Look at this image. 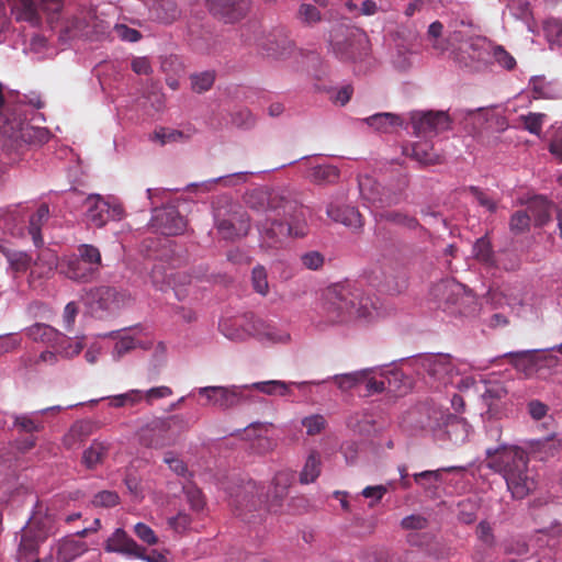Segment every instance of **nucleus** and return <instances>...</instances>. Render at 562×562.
Masks as SVG:
<instances>
[{
  "label": "nucleus",
  "instance_id": "obj_1",
  "mask_svg": "<svg viewBox=\"0 0 562 562\" xmlns=\"http://www.w3.org/2000/svg\"><path fill=\"white\" fill-rule=\"evenodd\" d=\"M528 461L527 452L517 446H501L486 450V467L502 474L512 496L517 499L525 498L537 487Z\"/></svg>",
  "mask_w": 562,
  "mask_h": 562
},
{
  "label": "nucleus",
  "instance_id": "obj_2",
  "mask_svg": "<svg viewBox=\"0 0 562 562\" xmlns=\"http://www.w3.org/2000/svg\"><path fill=\"white\" fill-rule=\"evenodd\" d=\"M289 488L277 485L269 490L255 481H248L231 495L234 514L246 522H258L268 512L277 513L288 497Z\"/></svg>",
  "mask_w": 562,
  "mask_h": 562
},
{
  "label": "nucleus",
  "instance_id": "obj_3",
  "mask_svg": "<svg viewBox=\"0 0 562 562\" xmlns=\"http://www.w3.org/2000/svg\"><path fill=\"white\" fill-rule=\"evenodd\" d=\"M325 310L333 323L369 318L375 310L370 296L355 283L345 282L329 286L325 294Z\"/></svg>",
  "mask_w": 562,
  "mask_h": 562
},
{
  "label": "nucleus",
  "instance_id": "obj_4",
  "mask_svg": "<svg viewBox=\"0 0 562 562\" xmlns=\"http://www.w3.org/2000/svg\"><path fill=\"white\" fill-rule=\"evenodd\" d=\"M220 327L222 333L232 340H244L252 336L260 341L284 344L290 339L288 333L279 330L252 313L223 321Z\"/></svg>",
  "mask_w": 562,
  "mask_h": 562
},
{
  "label": "nucleus",
  "instance_id": "obj_5",
  "mask_svg": "<svg viewBox=\"0 0 562 562\" xmlns=\"http://www.w3.org/2000/svg\"><path fill=\"white\" fill-rule=\"evenodd\" d=\"M60 273L69 280L79 283L94 281L102 268V257L98 247L89 244H81L77 252L66 256L60 262Z\"/></svg>",
  "mask_w": 562,
  "mask_h": 562
},
{
  "label": "nucleus",
  "instance_id": "obj_6",
  "mask_svg": "<svg viewBox=\"0 0 562 562\" xmlns=\"http://www.w3.org/2000/svg\"><path fill=\"white\" fill-rule=\"evenodd\" d=\"M186 428L187 423L180 415L155 418L143 428L140 441L146 447L155 449L169 447Z\"/></svg>",
  "mask_w": 562,
  "mask_h": 562
},
{
  "label": "nucleus",
  "instance_id": "obj_7",
  "mask_svg": "<svg viewBox=\"0 0 562 562\" xmlns=\"http://www.w3.org/2000/svg\"><path fill=\"white\" fill-rule=\"evenodd\" d=\"M334 54L340 60H359L368 55L369 38L357 27L339 26L330 35Z\"/></svg>",
  "mask_w": 562,
  "mask_h": 562
},
{
  "label": "nucleus",
  "instance_id": "obj_8",
  "mask_svg": "<svg viewBox=\"0 0 562 562\" xmlns=\"http://www.w3.org/2000/svg\"><path fill=\"white\" fill-rule=\"evenodd\" d=\"M297 209L290 210L288 214H283L282 210H280V214L278 212H270L266 214L263 221L259 223V232L262 239V243L270 248L278 247L289 236H303V232L294 231L293 223L299 221Z\"/></svg>",
  "mask_w": 562,
  "mask_h": 562
},
{
  "label": "nucleus",
  "instance_id": "obj_9",
  "mask_svg": "<svg viewBox=\"0 0 562 562\" xmlns=\"http://www.w3.org/2000/svg\"><path fill=\"white\" fill-rule=\"evenodd\" d=\"M417 373L428 376V383L448 385L452 382L456 372L449 355H425L416 358L413 362Z\"/></svg>",
  "mask_w": 562,
  "mask_h": 562
},
{
  "label": "nucleus",
  "instance_id": "obj_10",
  "mask_svg": "<svg viewBox=\"0 0 562 562\" xmlns=\"http://www.w3.org/2000/svg\"><path fill=\"white\" fill-rule=\"evenodd\" d=\"M49 535L48 520L32 518L22 529L21 541L19 546L20 562H42L37 558L40 544L43 543ZM44 562V560H43Z\"/></svg>",
  "mask_w": 562,
  "mask_h": 562
},
{
  "label": "nucleus",
  "instance_id": "obj_11",
  "mask_svg": "<svg viewBox=\"0 0 562 562\" xmlns=\"http://www.w3.org/2000/svg\"><path fill=\"white\" fill-rule=\"evenodd\" d=\"M0 135L8 138L10 146L15 148L24 144H41L46 140L44 130L35 128L22 120L9 117L0 120Z\"/></svg>",
  "mask_w": 562,
  "mask_h": 562
},
{
  "label": "nucleus",
  "instance_id": "obj_12",
  "mask_svg": "<svg viewBox=\"0 0 562 562\" xmlns=\"http://www.w3.org/2000/svg\"><path fill=\"white\" fill-rule=\"evenodd\" d=\"M86 218L95 227H103L110 220H121L123 209L119 204H110L109 201L98 194L86 198Z\"/></svg>",
  "mask_w": 562,
  "mask_h": 562
},
{
  "label": "nucleus",
  "instance_id": "obj_13",
  "mask_svg": "<svg viewBox=\"0 0 562 562\" xmlns=\"http://www.w3.org/2000/svg\"><path fill=\"white\" fill-rule=\"evenodd\" d=\"M246 203L251 209H265L266 214L270 212H278V215L280 214V210H282L283 214L285 215L290 210L297 207L295 201L286 199L279 192L266 191L261 189L254 190L247 194Z\"/></svg>",
  "mask_w": 562,
  "mask_h": 562
},
{
  "label": "nucleus",
  "instance_id": "obj_14",
  "mask_svg": "<svg viewBox=\"0 0 562 562\" xmlns=\"http://www.w3.org/2000/svg\"><path fill=\"white\" fill-rule=\"evenodd\" d=\"M411 120L416 136H427L448 131L451 124L448 113L443 111L413 112Z\"/></svg>",
  "mask_w": 562,
  "mask_h": 562
},
{
  "label": "nucleus",
  "instance_id": "obj_15",
  "mask_svg": "<svg viewBox=\"0 0 562 562\" xmlns=\"http://www.w3.org/2000/svg\"><path fill=\"white\" fill-rule=\"evenodd\" d=\"M200 397L205 398L203 405H213L227 409L239 405L244 395L237 386H204L196 390Z\"/></svg>",
  "mask_w": 562,
  "mask_h": 562
},
{
  "label": "nucleus",
  "instance_id": "obj_16",
  "mask_svg": "<svg viewBox=\"0 0 562 562\" xmlns=\"http://www.w3.org/2000/svg\"><path fill=\"white\" fill-rule=\"evenodd\" d=\"M150 225L162 235L177 236L186 231L187 221L177 207L166 206L154 211Z\"/></svg>",
  "mask_w": 562,
  "mask_h": 562
},
{
  "label": "nucleus",
  "instance_id": "obj_17",
  "mask_svg": "<svg viewBox=\"0 0 562 562\" xmlns=\"http://www.w3.org/2000/svg\"><path fill=\"white\" fill-rule=\"evenodd\" d=\"M211 13L225 23H235L246 16L250 0H207Z\"/></svg>",
  "mask_w": 562,
  "mask_h": 562
},
{
  "label": "nucleus",
  "instance_id": "obj_18",
  "mask_svg": "<svg viewBox=\"0 0 562 562\" xmlns=\"http://www.w3.org/2000/svg\"><path fill=\"white\" fill-rule=\"evenodd\" d=\"M104 550L110 553H119L130 558L143 557L140 547L127 532L117 528L105 541Z\"/></svg>",
  "mask_w": 562,
  "mask_h": 562
},
{
  "label": "nucleus",
  "instance_id": "obj_19",
  "mask_svg": "<svg viewBox=\"0 0 562 562\" xmlns=\"http://www.w3.org/2000/svg\"><path fill=\"white\" fill-rule=\"evenodd\" d=\"M58 266L57 256L49 249L41 251L36 259H33L27 277L30 286H35L38 281L50 278Z\"/></svg>",
  "mask_w": 562,
  "mask_h": 562
},
{
  "label": "nucleus",
  "instance_id": "obj_20",
  "mask_svg": "<svg viewBox=\"0 0 562 562\" xmlns=\"http://www.w3.org/2000/svg\"><path fill=\"white\" fill-rule=\"evenodd\" d=\"M0 251L8 262L9 273L14 279L24 276L27 271L30 272L33 258L26 251L9 248L5 246H0Z\"/></svg>",
  "mask_w": 562,
  "mask_h": 562
},
{
  "label": "nucleus",
  "instance_id": "obj_21",
  "mask_svg": "<svg viewBox=\"0 0 562 562\" xmlns=\"http://www.w3.org/2000/svg\"><path fill=\"white\" fill-rule=\"evenodd\" d=\"M326 213L333 221L350 228L359 229L363 226L362 215L355 206L330 203Z\"/></svg>",
  "mask_w": 562,
  "mask_h": 562
},
{
  "label": "nucleus",
  "instance_id": "obj_22",
  "mask_svg": "<svg viewBox=\"0 0 562 562\" xmlns=\"http://www.w3.org/2000/svg\"><path fill=\"white\" fill-rule=\"evenodd\" d=\"M54 550L55 557L50 555L44 559V562H71L87 551V544L74 538H64Z\"/></svg>",
  "mask_w": 562,
  "mask_h": 562
},
{
  "label": "nucleus",
  "instance_id": "obj_23",
  "mask_svg": "<svg viewBox=\"0 0 562 562\" xmlns=\"http://www.w3.org/2000/svg\"><path fill=\"white\" fill-rule=\"evenodd\" d=\"M11 13L18 22L38 26L42 22L40 8L35 0H8Z\"/></svg>",
  "mask_w": 562,
  "mask_h": 562
},
{
  "label": "nucleus",
  "instance_id": "obj_24",
  "mask_svg": "<svg viewBox=\"0 0 562 562\" xmlns=\"http://www.w3.org/2000/svg\"><path fill=\"white\" fill-rule=\"evenodd\" d=\"M441 417L445 432L450 441L460 445L468 440L471 426L465 419L451 414L445 415V413L441 414Z\"/></svg>",
  "mask_w": 562,
  "mask_h": 562
},
{
  "label": "nucleus",
  "instance_id": "obj_25",
  "mask_svg": "<svg viewBox=\"0 0 562 562\" xmlns=\"http://www.w3.org/2000/svg\"><path fill=\"white\" fill-rule=\"evenodd\" d=\"M487 46L488 44L485 38H472L459 48L458 59L464 66H472L474 63L484 61L487 55Z\"/></svg>",
  "mask_w": 562,
  "mask_h": 562
},
{
  "label": "nucleus",
  "instance_id": "obj_26",
  "mask_svg": "<svg viewBox=\"0 0 562 562\" xmlns=\"http://www.w3.org/2000/svg\"><path fill=\"white\" fill-rule=\"evenodd\" d=\"M47 411H49V408L26 414H14L12 416L13 428L19 434L36 435L44 429L42 415Z\"/></svg>",
  "mask_w": 562,
  "mask_h": 562
},
{
  "label": "nucleus",
  "instance_id": "obj_27",
  "mask_svg": "<svg viewBox=\"0 0 562 562\" xmlns=\"http://www.w3.org/2000/svg\"><path fill=\"white\" fill-rule=\"evenodd\" d=\"M553 206V203L547 198L538 195L528 202L526 211L529 213L530 218H533L535 226L542 227L551 221V210Z\"/></svg>",
  "mask_w": 562,
  "mask_h": 562
},
{
  "label": "nucleus",
  "instance_id": "obj_28",
  "mask_svg": "<svg viewBox=\"0 0 562 562\" xmlns=\"http://www.w3.org/2000/svg\"><path fill=\"white\" fill-rule=\"evenodd\" d=\"M403 151L422 165H436L441 161L440 156L434 151L432 145L428 142H419L411 146H405Z\"/></svg>",
  "mask_w": 562,
  "mask_h": 562
},
{
  "label": "nucleus",
  "instance_id": "obj_29",
  "mask_svg": "<svg viewBox=\"0 0 562 562\" xmlns=\"http://www.w3.org/2000/svg\"><path fill=\"white\" fill-rule=\"evenodd\" d=\"M85 339V336L70 338L64 333H60L58 339L55 341L54 350L64 359H72L83 350L86 346Z\"/></svg>",
  "mask_w": 562,
  "mask_h": 562
},
{
  "label": "nucleus",
  "instance_id": "obj_30",
  "mask_svg": "<svg viewBox=\"0 0 562 562\" xmlns=\"http://www.w3.org/2000/svg\"><path fill=\"white\" fill-rule=\"evenodd\" d=\"M364 122L381 133H392L403 124L400 115L389 112L373 114L364 119Z\"/></svg>",
  "mask_w": 562,
  "mask_h": 562
},
{
  "label": "nucleus",
  "instance_id": "obj_31",
  "mask_svg": "<svg viewBox=\"0 0 562 562\" xmlns=\"http://www.w3.org/2000/svg\"><path fill=\"white\" fill-rule=\"evenodd\" d=\"M270 427L271 424L269 423L256 422L245 429V438L249 440H257L258 446L256 447L254 445L252 448L260 453L269 450L272 446L270 439L266 436Z\"/></svg>",
  "mask_w": 562,
  "mask_h": 562
},
{
  "label": "nucleus",
  "instance_id": "obj_32",
  "mask_svg": "<svg viewBox=\"0 0 562 562\" xmlns=\"http://www.w3.org/2000/svg\"><path fill=\"white\" fill-rule=\"evenodd\" d=\"M510 363L526 376H532L538 371V361L535 351H519L507 355Z\"/></svg>",
  "mask_w": 562,
  "mask_h": 562
},
{
  "label": "nucleus",
  "instance_id": "obj_33",
  "mask_svg": "<svg viewBox=\"0 0 562 562\" xmlns=\"http://www.w3.org/2000/svg\"><path fill=\"white\" fill-rule=\"evenodd\" d=\"M529 88L533 99L552 100L559 97L557 85L546 79L544 76H533L529 80Z\"/></svg>",
  "mask_w": 562,
  "mask_h": 562
},
{
  "label": "nucleus",
  "instance_id": "obj_34",
  "mask_svg": "<svg viewBox=\"0 0 562 562\" xmlns=\"http://www.w3.org/2000/svg\"><path fill=\"white\" fill-rule=\"evenodd\" d=\"M60 331L50 325L36 323L26 329V335L34 341L43 342L52 348L58 339Z\"/></svg>",
  "mask_w": 562,
  "mask_h": 562
},
{
  "label": "nucleus",
  "instance_id": "obj_35",
  "mask_svg": "<svg viewBox=\"0 0 562 562\" xmlns=\"http://www.w3.org/2000/svg\"><path fill=\"white\" fill-rule=\"evenodd\" d=\"M49 216V207L47 204H41L37 209L36 213L33 214L30 218L29 225V234L32 237V240L36 247H42L44 244V239L42 236V226L45 222H47Z\"/></svg>",
  "mask_w": 562,
  "mask_h": 562
},
{
  "label": "nucleus",
  "instance_id": "obj_36",
  "mask_svg": "<svg viewBox=\"0 0 562 562\" xmlns=\"http://www.w3.org/2000/svg\"><path fill=\"white\" fill-rule=\"evenodd\" d=\"M361 196L379 207L384 187L378 183L372 177L363 176L358 180Z\"/></svg>",
  "mask_w": 562,
  "mask_h": 562
},
{
  "label": "nucleus",
  "instance_id": "obj_37",
  "mask_svg": "<svg viewBox=\"0 0 562 562\" xmlns=\"http://www.w3.org/2000/svg\"><path fill=\"white\" fill-rule=\"evenodd\" d=\"M110 446L106 442L93 440L88 449L83 451L82 462L89 469L101 463L108 456Z\"/></svg>",
  "mask_w": 562,
  "mask_h": 562
},
{
  "label": "nucleus",
  "instance_id": "obj_38",
  "mask_svg": "<svg viewBox=\"0 0 562 562\" xmlns=\"http://www.w3.org/2000/svg\"><path fill=\"white\" fill-rule=\"evenodd\" d=\"M340 172L331 165H319L311 169L310 178L316 184H333L338 181Z\"/></svg>",
  "mask_w": 562,
  "mask_h": 562
},
{
  "label": "nucleus",
  "instance_id": "obj_39",
  "mask_svg": "<svg viewBox=\"0 0 562 562\" xmlns=\"http://www.w3.org/2000/svg\"><path fill=\"white\" fill-rule=\"evenodd\" d=\"M369 373H372V370L364 369L351 373L337 374L333 379L337 387L346 392L362 383Z\"/></svg>",
  "mask_w": 562,
  "mask_h": 562
},
{
  "label": "nucleus",
  "instance_id": "obj_40",
  "mask_svg": "<svg viewBox=\"0 0 562 562\" xmlns=\"http://www.w3.org/2000/svg\"><path fill=\"white\" fill-rule=\"evenodd\" d=\"M321 456L318 452L313 451L306 459V462L300 473V482L308 484L314 482L321 474Z\"/></svg>",
  "mask_w": 562,
  "mask_h": 562
},
{
  "label": "nucleus",
  "instance_id": "obj_41",
  "mask_svg": "<svg viewBox=\"0 0 562 562\" xmlns=\"http://www.w3.org/2000/svg\"><path fill=\"white\" fill-rule=\"evenodd\" d=\"M381 218L409 231L422 228L416 217L400 211H385L381 213Z\"/></svg>",
  "mask_w": 562,
  "mask_h": 562
},
{
  "label": "nucleus",
  "instance_id": "obj_42",
  "mask_svg": "<svg viewBox=\"0 0 562 562\" xmlns=\"http://www.w3.org/2000/svg\"><path fill=\"white\" fill-rule=\"evenodd\" d=\"M244 389H256L267 395L286 396L290 394V384L279 380L256 382L251 385H245Z\"/></svg>",
  "mask_w": 562,
  "mask_h": 562
},
{
  "label": "nucleus",
  "instance_id": "obj_43",
  "mask_svg": "<svg viewBox=\"0 0 562 562\" xmlns=\"http://www.w3.org/2000/svg\"><path fill=\"white\" fill-rule=\"evenodd\" d=\"M473 255L476 260L486 266H494L495 263L494 251L492 249L491 241L485 236L479 238L473 245Z\"/></svg>",
  "mask_w": 562,
  "mask_h": 562
},
{
  "label": "nucleus",
  "instance_id": "obj_44",
  "mask_svg": "<svg viewBox=\"0 0 562 562\" xmlns=\"http://www.w3.org/2000/svg\"><path fill=\"white\" fill-rule=\"evenodd\" d=\"M215 71L205 70L201 72H195L190 76L191 88L196 93H203L209 91L215 81Z\"/></svg>",
  "mask_w": 562,
  "mask_h": 562
},
{
  "label": "nucleus",
  "instance_id": "obj_45",
  "mask_svg": "<svg viewBox=\"0 0 562 562\" xmlns=\"http://www.w3.org/2000/svg\"><path fill=\"white\" fill-rule=\"evenodd\" d=\"M216 229L222 238L234 239L240 235H246L248 225L237 228L232 220H216Z\"/></svg>",
  "mask_w": 562,
  "mask_h": 562
},
{
  "label": "nucleus",
  "instance_id": "obj_46",
  "mask_svg": "<svg viewBox=\"0 0 562 562\" xmlns=\"http://www.w3.org/2000/svg\"><path fill=\"white\" fill-rule=\"evenodd\" d=\"M547 115L544 113L530 112L526 115H520L519 121L529 133L539 136L542 131V125Z\"/></svg>",
  "mask_w": 562,
  "mask_h": 562
},
{
  "label": "nucleus",
  "instance_id": "obj_47",
  "mask_svg": "<svg viewBox=\"0 0 562 562\" xmlns=\"http://www.w3.org/2000/svg\"><path fill=\"white\" fill-rule=\"evenodd\" d=\"M443 24L440 21L432 22L427 30V38L432 48L441 53L448 49V44L441 38Z\"/></svg>",
  "mask_w": 562,
  "mask_h": 562
},
{
  "label": "nucleus",
  "instance_id": "obj_48",
  "mask_svg": "<svg viewBox=\"0 0 562 562\" xmlns=\"http://www.w3.org/2000/svg\"><path fill=\"white\" fill-rule=\"evenodd\" d=\"M530 215L526 210L516 211L509 221L510 231L518 235L529 231L530 227Z\"/></svg>",
  "mask_w": 562,
  "mask_h": 562
},
{
  "label": "nucleus",
  "instance_id": "obj_49",
  "mask_svg": "<svg viewBox=\"0 0 562 562\" xmlns=\"http://www.w3.org/2000/svg\"><path fill=\"white\" fill-rule=\"evenodd\" d=\"M297 19L306 25H314L322 20V14L315 5L303 3L299 8Z\"/></svg>",
  "mask_w": 562,
  "mask_h": 562
},
{
  "label": "nucleus",
  "instance_id": "obj_50",
  "mask_svg": "<svg viewBox=\"0 0 562 562\" xmlns=\"http://www.w3.org/2000/svg\"><path fill=\"white\" fill-rule=\"evenodd\" d=\"M401 528L409 531L425 530L429 526V519L420 514H413L401 520Z\"/></svg>",
  "mask_w": 562,
  "mask_h": 562
},
{
  "label": "nucleus",
  "instance_id": "obj_51",
  "mask_svg": "<svg viewBox=\"0 0 562 562\" xmlns=\"http://www.w3.org/2000/svg\"><path fill=\"white\" fill-rule=\"evenodd\" d=\"M252 286L256 292L266 295L269 291L267 271L262 266H257L251 273Z\"/></svg>",
  "mask_w": 562,
  "mask_h": 562
},
{
  "label": "nucleus",
  "instance_id": "obj_52",
  "mask_svg": "<svg viewBox=\"0 0 562 562\" xmlns=\"http://www.w3.org/2000/svg\"><path fill=\"white\" fill-rule=\"evenodd\" d=\"M559 448L560 441L553 436L539 440L536 443V451L543 454L541 459L554 456L559 451Z\"/></svg>",
  "mask_w": 562,
  "mask_h": 562
},
{
  "label": "nucleus",
  "instance_id": "obj_53",
  "mask_svg": "<svg viewBox=\"0 0 562 562\" xmlns=\"http://www.w3.org/2000/svg\"><path fill=\"white\" fill-rule=\"evenodd\" d=\"M183 491L192 509L196 512L203 509L205 502L200 488L190 484L184 486Z\"/></svg>",
  "mask_w": 562,
  "mask_h": 562
},
{
  "label": "nucleus",
  "instance_id": "obj_54",
  "mask_svg": "<svg viewBox=\"0 0 562 562\" xmlns=\"http://www.w3.org/2000/svg\"><path fill=\"white\" fill-rule=\"evenodd\" d=\"M473 198L476 200V202L482 206L485 207L488 212L494 213L497 209L496 202L493 201L483 190H481L479 187L470 186L467 189Z\"/></svg>",
  "mask_w": 562,
  "mask_h": 562
},
{
  "label": "nucleus",
  "instance_id": "obj_55",
  "mask_svg": "<svg viewBox=\"0 0 562 562\" xmlns=\"http://www.w3.org/2000/svg\"><path fill=\"white\" fill-rule=\"evenodd\" d=\"M120 497L116 492L101 491L92 499L95 507H113L119 504Z\"/></svg>",
  "mask_w": 562,
  "mask_h": 562
},
{
  "label": "nucleus",
  "instance_id": "obj_56",
  "mask_svg": "<svg viewBox=\"0 0 562 562\" xmlns=\"http://www.w3.org/2000/svg\"><path fill=\"white\" fill-rule=\"evenodd\" d=\"M88 424L77 423L75 424L69 432L65 436L64 442L68 448H72L77 441H81L82 437L87 435Z\"/></svg>",
  "mask_w": 562,
  "mask_h": 562
},
{
  "label": "nucleus",
  "instance_id": "obj_57",
  "mask_svg": "<svg viewBox=\"0 0 562 562\" xmlns=\"http://www.w3.org/2000/svg\"><path fill=\"white\" fill-rule=\"evenodd\" d=\"M493 57L499 66L507 70H513L516 67L515 58L503 46L498 45L493 48Z\"/></svg>",
  "mask_w": 562,
  "mask_h": 562
},
{
  "label": "nucleus",
  "instance_id": "obj_58",
  "mask_svg": "<svg viewBox=\"0 0 562 562\" xmlns=\"http://www.w3.org/2000/svg\"><path fill=\"white\" fill-rule=\"evenodd\" d=\"M134 533L136 537L148 546L158 543V538L154 530L144 522H138L134 526Z\"/></svg>",
  "mask_w": 562,
  "mask_h": 562
},
{
  "label": "nucleus",
  "instance_id": "obj_59",
  "mask_svg": "<svg viewBox=\"0 0 562 562\" xmlns=\"http://www.w3.org/2000/svg\"><path fill=\"white\" fill-rule=\"evenodd\" d=\"M302 424L306 428L307 435L314 436L319 434L325 428L326 420L321 415H313L305 417L302 420Z\"/></svg>",
  "mask_w": 562,
  "mask_h": 562
},
{
  "label": "nucleus",
  "instance_id": "obj_60",
  "mask_svg": "<svg viewBox=\"0 0 562 562\" xmlns=\"http://www.w3.org/2000/svg\"><path fill=\"white\" fill-rule=\"evenodd\" d=\"M114 32L119 38L130 43L138 42L142 38L139 31L128 27L125 24H115Z\"/></svg>",
  "mask_w": 562,
  "mask_h": 562
},
{
  "label": "nucleus",
  "instance_id": "obj_61",
  "mask_svg": "<svg viewBox=\"0 0 562 562\" xmlns=\"http://www.w3.org/2000/svg\"><path fill=\"white\" fill-rule=\"evenodd\" d=\"M183 137V133L177 130L159 128L154 133V140H158L161 145L177 142Z\"/></svg>",
  "mask_w": 562,
  "mask_h": 562
},
{
  "label": "nucleus",
  "instance_id": "obj_62",
  "mask_svg": "<svg viewBox=\"0 0 562 562\" xmlns=\"http://www.w3.org/2000/svg\"><path fill=\"white\" fill-rule=\"evenodd\" d=\"M164 462L167 463L170 470L177 475L184 476L188 473L186 463L171 451L165 454Z\"/></svg>",
  "mask_w": 562,
  "mask_h": 562
},
{
  "label": "nucleus",
  "instance_id": "obj_63",
  "mask_svg": "<svg viewBox=\"0 0 562 562\" xmlns=\"http://www.w3.org/2000/svg\"><path fill=\"white\" fill-rule=\"evenodd\" d=\"M303 266L310 270H317L324 265V256L318 251H307L301 256Z\"/></svg>",
  "mask_w": 562,
  "mask_h": 562
},
{
  "label": "nucleus",
  "instance_id": "obj_64",
  "mask_svg": "<svg viewBox=\"0 0 562 562\" xmlns=\"http://www.w3.org/2000/svg\"><path fill=\"white\" fill-rule=\"evenodd\" d=\"M546 31L555 43L562 46V21L554 19L548 21Z\"/></svg>",
  "mask_w": 562,
  "mask_h": 562
}]
</instances>
